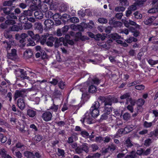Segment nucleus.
Returning <instances> with one entry per match:
<instances>
[{
	"mask_svg": "<svg viewBox=\"0 0 158 158\" xmlns=\"http://www.w3.org/2000/svg\"><path fill=\"white\" fill-rule=\"evenodd\" d=\"M100 106L98 102H95L90 109V114L91 116H90L88 113H86L84 121L86 122L88 124H91L92 122V118H95L99 115Z\"/></svg>",
	"mask_w": 158,
	"mask_h": 158,
	"instance_id": "nucleus-1",
	"label": "nucleus"
},
{
	"mask_svg": "<svg viewBox=\"0 0 158 158\" xmlns=\"http://www.w3.org/2000/svg\"><path fill=\"white\" fill-rule=\"evenodd\" d=\"M28 34L32 39L37 41L40 40V41L41 44H44V43L46 42L47 37L49 36V35L47 34L46 35H42L41 38H40V36L36 34L35 35L33 32L31 31H28Z\"/></svg>",
	"mask_w": 158,
	"mask_h": 158,
	"instance_id": "nucleus-2",
	"label": "nucleus"
},
{
	"mask_svg": "<svg viewBox=\"0 0 158 158\" xmlns=\"http://www.w3.org/2000/svg\"><path fill=\"white\" fill-rule=\"evenodd\" d=\"M104 109L103 111L106 114H109L112 110L111 107V101L109 98L106 99L104 102Z\"/></svg>",
	"mask_w": 158,
	"mask_h": 158,
	"instance_id": "nucleus-3",
	"label": "nucleus"
},
{
	"mask_svg": "<svg viewBox=\"0 0 158 158\" xmlns=\"http://www.w3.org/2000/svg\"><path fill=\"white\" fill-rule=\"evenodd\" d=\"M145 1L146 0H135V2L128 8L129 10L134 11L137 9L138 6L142 5Z\"/></svg>",
	"mask_w": 158,
	"mask_h": 158,
	"instance_id": "nucleus-4",
	"label": "nucleus"
},
{
	"mask_svg": "<svg viewBox=\"0 0 158 158\" xmlns=\"http://www.w3.org/2000/svg\"><path fill=\"white\" fill-rule=\"evenodd\" d=\"M143 150L141 148H139L137 150L136 154L135 151H132L131 152V154L127 156L125 158H135L137 154L139 155L143 154Z\"/></svg>",
	"mask_w": 158,
	"mask_h": 158,
	"instance_id": "nucleus-5",
	"label": "nucleus"
},
{
	"mask_svg": "<svg viewBox=\"0 0 158 158\" xmlns=\"http://www.w3.org/2000/svg\"><path fill=\"white\" fill-rule=\"evenodd\" d=\"M88 35L92 38H94L96 40H98L101 39L102 40H105L106 37V35L105 34L102 35L100 34H98L96 35H95L94 34L91 32H88Z\"/></svg>",
	"mask_w": 158,
	"mask_h": 158,
	"instance_id": "nucleus-6",
	"label": "nucleus"
},
{
	"mask_svg": "<svg viewBox=\"0 0 158 158\" xmlns=\"http://www.w3.org/2000/svg\"><path fill=\"white\" fill-rule=\"evenodd\" d=\"M33 2L36 5H39L40 2H42L48 4L51 8L54 6V4L52 2V0H33Z\"/></svg>",
	"mask_w": 158,
	"mask_h": 158,
	"instance_id": "nucleus-7",
	"label": "nucleus"
},
{
	"mask_svg": "<svg viewBox=\"0 0 158 158\" xmlns=\"http://www.w3.org/2000/svg\"><path fill=\"white\" fill-rule=\"evenodd\" d=\"M43 119L46 121H48L51 119L52 114L49 111L43 113L42 116Z\"/></svg>",
	"mask_w": 158,
	"mask_h": 158,
	"instance_id": "nucleus-8",
	"label": "nucleus"
},
{
	"mask_svg": "<svg viewBox=\"0 0 158 158\" xmlns=\"http://www.w3.org/2000/svg\"><path fill=\"white\" fill-rule=\"evenodd\" d=\"M32 14V11L30 10H25L24 11L23 15L24 16H21L19 19L20 22L21 23H24L22 20H24L25 19V17L27 16H31Z\"/></svg>",
	"mask_w": 158,
	"mask_h": 158,
	"instance_id": "nucleus-9",
	"label": "nucleus"
},
{
	"mask_svg": "<svg viewBox=\"0 0 158 158\" xmlns=\"http://www.w3.org/2000/svg\"><path fill=\"white\" fill-rule=\"evenodd\" d=\"M33 53L31 50L28 49L26 50L24 53V57L26 60L31 59Z\"/></svg>",
	"mask_w": 158,
	"mask_h": 158,
	"instance_id": "nucleus-10",
	"label": "nucleus"
},
{
	"mask_svg": "<svg viewBox=\"0 0 158 158\" xmlns=\"http://www.w3.org/2000/svg\"><path fill=\"white\" fill-rule=\"evenodd\" d=\"M82 151H84L86 152H88V148L86 145L85 144L83 145L81 148L78 147L76 150V152L78 154L81 153Z\"/></svg>",
	"mask_w": 158,
	"mask_h": 158,
	"instance_id": "nucleus-11",
	"label": "nucleus"
},
{
	"mask_svg": "<svg viewBox=\"0 0 158 158\" xmlns=\"http://www.w3.org/2000/svg\"><path fill=\"white\" fill-rule=\"evenodd\" d=\"M16 50L14 49H12L11 53H8V58L11 60H14L16 56Z\"/></svg>",
	"mask_w": 158,
	"mask_h": 158,
	"instance_id": "nucleus-12",
	"label": "nucleus"
},
{
	"mask_svg": "<svg viewBox=\"0 0 158 158\" xmlns=\"http://www.w3.org/2000/svg\"><path fill=\"white\" fill-rule=\"evenodd\" d=\"M17 105L21 109H23L25 107V104L23 99H19L17 102Z\"/></svg>",
	"mask_w": 158,
	"mask_h": 158,
	"instance_id": "nucleus-13",
	"label": "nucleus"
},
{
	"mask_svg": "<svg viewBox=\"0 0 158 158\" xmlns=\"http://www.w3.org/2000/svg\"><path fill=\"white\" fill-rule=\"evenodd\" d=\"M34 15L36 19H42L43 17V14L40 9L35 12Z\"/></svg>",
	"mask_w": 158,
	"mask_h": 158,
	"instance_id": "nucleus-14",
	"label": "nucleus"
},
{
	"mask_svg": "<svg viewBox=\"0 0 158 158\" xmlns=\"http://www.w3.org/2000/svg\"><path fill=\"white\" fill-rule=\"evenodd\" d=\"M27 114L30 117H34L36 114V110L31 109H29L27 111Z\"/></svg>",
	"mask_w": 158,
	"mask_h": 158,
	"instance_id": "nucleus-15",
	"label": "nucleus"
},
{
	"mask_svg": "<svg viewBox=\"0 0 158 158\" xmlns=\"http://www.w3.org/2000/svg\"><path fill=\"white\" fill-rule=\"evenodd\" d=\"M123 22L124 23L125 26L127 27H130V25L133 26L136 25L135 22L131 20H129V22H128L127 20H123Z\"/></svg>",
	"mask_w": 158,
	"mask_h": 158,
	"instance_id": "nucleus-16",
	"label": "nucleus"
},
{
	"mask_svg": "<svg viewBox=\"0 0 158 158\" xmlns=\"http://www.w3.org/2000/svg\"><path fill=\"white\" fill-rule=\"evenodd\" d=\"M70 27L72 29L74 30H76L77 29H78L80 31H82L83 30L82 23L81 24V25H75L74 24H72L70 26Z\"/></svg>",
	"mask_w": 158,
	"mask_h": 158,
	"instance_id": "nucleus-17",
	"label": "nucleus"
},
{
	"mask_svg": "<svg viewBox=\"0 0 158 158\" xmlns=\"http://www.w3.org/2000/svg\"><path fill=\"white\" fill-rule=\"evenodd\" d=\"M44 23L46 26L48 28L51 27V26L54 24L52 20L50 19L45 20Z\"/></svg>",
	"mask_w": 158,
	"mask_h": 158,
	"instance_id": "nucleus-18",
	"label": "nucleus"
},
{
	"mask_svg": "<svg viewBox=\"0 0 158 158\" xmlns=\"http://www.w3.org/2000/svg\"><path fill=\"white\" fill-rule=\"evenodd\" d=\"M45 2H40V7H39L40 9H41L43 12H46L48 10L47 6L44 4Z\"/></svg>",
	"mask_w": 158,
	"mask_h": 158,
	"instance_id": "nucleus-19",
	"label": "nucleus"
},
{
	"mask_svg": "<svg viewBox=\"0 0 158 158\" xmlns=\"http://www.w3.org/2000/svg\"><path fill=\"white\" fill-rule=\"evenodd\" d=\"M54 39L52 36H50L46 43L47 45L49 46L52 47L53 45Z\"/></svg>",
	"mask_w": 158,
	"mask_h": 158,
	"instance_id": "nucleus-20",
	"label": "nucleus"
},
{
	"mask_svg": "<svg viewBox=\"0 0 158 158\" xmlns=\"http://www.w3.org/2000/svg\"><path fill=\"white\" fill-rule=\"evenodd\" d=\"M135 128V126L133 125H127L124 128V131L126 132V133H128L132 131Z\"/></svg>",
	"mask_w": 158,
	"mask_h": 158,
	"instance_id": "nucleus-21",
	"label": "nucleus"
},
{
	"mask_svg": "<svg viewBox=\"0 0 158 158\" xmlns=\"http://www.w3.org/2000/svg\"><path fill=\"white\" fill-rule=\"evenodd\" d=\"M16 128L19 130L23 133H25L26 131L24 129L25 126L23 123H19V125H18L16 127Z\"/></svg>",
	"mask_w": 158,
	"mask_h": 158,
	"instance_id": "nucleus-22",
	"label": "nucleus"
},
{
	"mask_svg": "<svg viewBox=\"0 0 158 158\" xmlns=\"http://www.w3.org/2000/svg\"><path fill=\"white\" fill-rule=\"evenodd\" d=\"M24 156L27 158H35L34 153L32 152L26 151L24 153Z\"/></svg>",
	"mask_w": 158,
	"mask_h": 158,
	"instance_id": "nucleus-23",
	"label": "nucleus"
},
{
	"mask_svg": "<svg viewBox=\"0 0 158 158\" xmlns=\"http://www.w3.org/2000/svg\"><path fill=\"white\" fill-rule=\"evenodd\" d=\"M35 48L36 51H39L41 52V55L43 54V57L44 58H45L47 57L46 54L44 53L45 52H44V51L43 50H42L41 47L40 46H37L35 47Z\"/></svg>",
	"mask_w": 158,
	"mask_h": 158,
	"instance_id": "nucleus-24",
	"label": "nucleus"
},
{
	"mask_svg": "<svg viewBox=\"0 0 158 158\" xmlns=\"http://www.w3.org/2000/svg\"><path fill=\"white\" fill-rule=\"evenodd\" d=\"M23 27L22 26H19L14 25L11 28V30L13 31H18L19 30H21Z\"/></svg>",
	"mask_w": 158,
	"mask_h": 158,
	"instance_id": "nucleus-25",
	"label": "nucleus"
},
{
	"mask_svg": "<svg viewBox=\"0 0 158 158\" xmlns=\"http://www.w3.org/2000/svg\"><path fill=\"white\" fill-rule=\"evenodd\" d=\"M35 28L39 30L40 32H42L43 29L41 23H35Z\"/></svg>",
	"mask_w": 158,
	"mask_h": 158,
	"instance_id": "nucleus-26",
	"label": "nucleus"
},
{
	"mask_svg": "<svg viewBox=\"0 0 158 158\" xmlns=\"http://www.w3.org/2000/svg\"><path fill=\"white\" fill-rule=\"evenodd\" d=\"M155 18L154 17H150L148 19L144 20V23L145 24L149 25L153 21L155 20Z\"/></svg>",
	"mask_w": 158,
	"mask_h": 158,
	"instance_id": "nucleus-27",
	"label": "nucleus"
},
{
	"mask_svg": "<svg viewBox=\"0 0 158 158\" xmlns=\"http://www.w3.org/2000/svg\"><path fill=\"white\" fill-rule=\"evenodd\" d=\"M87 83H85L81 85V86L84 87V88H81L80 89V91L83 93L82 94V95L85 94V91H86V87H87Z\"/></svg>",
	"mask_w": 158,
	"mask_h": 158,
	"instance_id": "nucleus-28",
	"label": "nucleus"
},
{
	"mask_svg": "<svg viewBox=\"0 0 158 158\" xmlns=\"http://www.w3.org/2000/svg\"><path fill=\"white\" fill-rule=\"evenodd\" d=\"M33 3L34 4V5L31 6L30 8L31 10L32 11L36 10H39V7H40V4L39 5H36L35 3L34 2L33 0Z\"/></svg>",
	"mask_w": 158,
	"mask_h": 158,
	"instance_id": "nucleus-29",
	"label": "nucleus"
},
{
	"mask_svg": "<svg viewBox=\"0 0 158 158\" xmlns=\"http://www.w3.org/2000/svg\"><path fill=\"white\" fill-rule=\"evenodd\" d=\"M42 139V136L40 135H37L35 136V137L34 138V144H35V143H36L39 142Z\"/></svg>",
	"mask_w": 158,
	"mask_h": 158,
	"instance_id": "nucleus-30",
	"label": "nucleus"
},
{
	"mask_svg": "<svg viewBox=\"0 0 158 158\" xmlns=\"http://www.w3.org/2000/svg\"><path fill=\"white\" fill-rule=\"evenodd\" d=\"M70 37L69 35H66L65 37V40L66 41V42L68 44L73 45L74 44V42L73 40L69 39L70 38Z\"/></svg>",
	"mask_w": 158,
	"mask_h": 158,
	"instance_id": "nucleus-31",
	"label": "nucleus"
},
{
	"mask_svg": "<svg viewBox=\"0 0 158 158\" xmlns=\"http://www.w3.org/2000/svg\"><path fill=\"white\" fill-rule=\"evenodd\" d=\"M12 42V40H10L9 42H8L7 41H6L3 42V44L4 46H6L7 45L6 49L7 50L9 49L11 47V44Z\"/></svg>",
	"mask_w": 158,
	"mask_h": 158,
	"instance_id": "nucleus-32",
	"label": "nucleus"
},
{
	"mask_svg": "<svg viewBox=\"0 0 158 158\" xmlns=\"http://www.w3.org/2000/svg\"><path fill=\"white\" fill-rule=\"evenodd\" d=\"M59 87L61 89H63L66 85L65 82L62 81H59L58 83Z\"/></svg>",
	"mask_w": 158,
	"mask_h": 158,
	"instance_id": "nucleus-33",
	"label": "nucleus"
},
{
	"mask_svg": "<svg viewBox=\"0 0 158 158\" xmlns=\"http://www.w3.org/2000/svg\"><path fill=\"white\" fill-rule=\"evenodd\" d=\"M62 92L60 90L57 89H55L54 92V95L58 98H60L62 96Z\"/></svg>",
	"mask_w": 158,
	"mask_h": 158,
	"instance_id": "nucleus-34",
	"label": "nucleus"
},
{
	"mask_svg": "<svg viewBox=\"0 0 158 158\" xmlns=\"http://www.w3.org/2000/svg\"><path fill=\"white\" fill-rule=\"evenodd\" d=\"M24 91H16L15 95V99L16 100L17 98L20 97H21V94Z\"/></svg>",
	"mask_w": 158,
	"mask_h": 158,
	"instance_id": "nucleus-35",
	"label": "nucleus"
},
{
	"mask_svg": "<svg viewBox=\"0 0 158 158\" xmlns=\"http://www.w3.org/2000/svg\"><path fill=\"white\" fill-rule=\"evenodd\" d=\"M154 123V122L153 121L152 122H148L147 121H145L143 125L145 127L148 128L151 127Z\"/></svg>",
	"mask_w": 158,
	"mask_h": 158,
	"instance_id": "nucleus-36",
	"label": "nucleus"
},
{
	"mask_svg": "<svg viewBox=\"0 0 158 158\" xmlns=\"http://www.w3.org/2000/svg\"><path fill=\"white\" fill-rule=\"evenodd\" d=\"M74 139V140H77V138L75 136L72 135L68 138L67 142L69 143H72L73 142Z\"/></svg>",
	"mask_w": 158,
	"mask_h": 158,
	"instance_id": "nucleus-37",
	"label": "nucleus"
},
{
	"mask_svg": "<svg viewBox=\"0 0 158 158\" xmlns=\"http://www.w3.org/2000/svg\"><path fill=\"white\" fill-rule=\"evenodd\" d=\"M96 91V87L93 85H91L89 88V91L91 93H94Z\"/></svg>",
	"mask_w": 158,
	"mask_h": 158,
	"instance_id": "nucleus-38",
	"label": "nucleus"
},
{
	"mask_svg": "<svg viewBox=\"0 0 158 158\" xmlns=\"http://www.w3.org/2000/svg\"><path fill=\"white\" fill-rule=\"evenodd\" d=\"M45 13V16L46 18H51L53 16V14L52 12L50 11H46L44 12Z\"/></svg>",
	"mask_w": 158,
	"mask_h": 158,
	"instance_id": "nucleus-39",
	"label": "nucleus"
},
{
	"mask_svg": "<svg viewBox=\"0 0 158 158\" xmlns=\"http://www.w3.org/2000/svg\"><path fill=\"white\" fill-rule=\"evenodd\" d=\"M110 37L114 40H116L117 39H119L121 38V36L119 35L117 33L112 34L110 35Z\"/></svg>",
	"mask_w": 158,
	"mask_h": 158,
	"instance_id": "nucleus-40",
	"label": "nucleus"
},
{
	"mask_svg": "<svg viewBox=\"0 0 158 158\" xmlns=\"http://www.w3.org/2000/svg\"><path fill=\"white\" fill-rule=\"evenodd\" d=\"M50 109L52 111L54 112H56L58 108V106L54 104H53L50 106Z\"/></svg>",
	"mask_w": 158,
	"mask_h": 158,
	"instance_id": "nucleus-41",
	"label": "nucleus"
},
{
	"mask_svg": "<svg viewBox=\"0 0 158 158\" xmlns=\"http://www.w3.org/2000/svg\"><path fill=\"white\" fill-rule=\"evenodd\" d=\"M53 18L54 20L56 21L57 20L60 19L62 18L61 16L59 14L56 13L53 15Z\"/></svg>",
	"mask_w": 158,
	"mask_h": 158,
	"instance_id": "nucleus-42",
	"label": "nucleus"
},
{
	"mask_svg": "<svg viewBox=\"0 0 158 158\" xmlns=\"http://www.w3.org/2000/svg\"><path fill=\"white\" fill-rule=\"evenodd\" d=\"M148 62L151 66H153L158 64V60H154L152 59H150L148 60Z\"/></svg>",
	"mask_w": 158,
	"mask_h": 158,
	"instance_id": "nucleus-43",
	"label": "nucleus"
},
{
	"mask_svg": "<svg viewBox=\"0 0 158 158\" xmlns=\"http://www.w3.org/2000/svg\"><path fill=\"white\" fill-rule=\"evenodd\" d=\"M145 87V86L143 85H136L135 86V88L136 89L139 90H143L144 89Z\"/></svg>",
	"mask_w": 158,
	"mask_h": 158,
	"instance_id": "nucleus-44",
	"label": "nucleus"
},
{
	"mask_svg": "<svg viewBox=\"0 0 158 158\" xmlns=\"http://www.w3.org/2000/svg\"><path fill=\"white\" fill-rule=\"evenodd\" d=\"M129 103L131 104V105L133 106L135 105V102L134 100H132L131 98H127L126 103L128 104Z\"/></svg>",
	"mask_w": 158,
	"mask_h": 158,
	"instance_id": "nucleus-45",
	"label": "nucleus"
},
{
	"mask_svg": "<svg viewBox=\"0 0 158 158\" xmlns=\"http://www.w3.org/2000/svg\"><path fill=\"white\" fill-rule=\"evenodd\" d=\"M145 101L143 99L141 98L139 99L137 101V104L139 106H142L144 103Z\"/></svg>",
	"mask_w": 158,
	"mask_h": 158,
	"instance_id": "nucleus-46",
	"label": "nucleus"
},
{
	"mask_svg": "<svg viewBox=\"0 0 158 158\" xmlns=\"http://www.w3.org/2000/svg\"><path fill=\"white\" fill-rule=\"evenodd\" d=\"M98 22L101 23H106L107 22V20L104 18H99L98 19Z\"/></svg>",
	"mask_w": 158,
	"mask_h": 158,
	"instance_id": "nucleus-47",
	"label": "nucleus"
},
{
	"mask_svg": "<svg viewBox=\"0 0 158 158\" xmlns=\"http://www.w3.org/2000/svg\"><path fill=\"white\" fill-rule=\"evenodd\" d=\"M112 41L111 40H109L108 41L107 44H106V43L104 45H102V46L103 48H105L106 49H107L110 48V44L109 43H110L111 42H112Z\"/></svg>",
	"mask_w": 158,
	"mask_h": 158,
	"instance_id": "nucleus-48",
	"label": "nucleus"
},
{
	"mask_svg": "<svg viewBox=\"0 0 158 158\" xmlns=\"http://www.w3.org/2000/svg\"><path fill=\"white\" fill-rule=\"evenodd\" d=\"M125 133H126V132L125 131H124L123 129H120L118 131V132L116 134L115 136L120 137V135Z\"/></svg>",
	"mask_w": 158,
	"mask_h": 158,
	"instance_id": "nucleus-49",
	"label": "nucleus"
},
{
	"mask_svg": "<svg viewBox=\"0 0 158 158\" xmlns=\"http://www.w3.org/2000/svg\"><path fill=\"white\" fill-rule=\"evenodd\" d=\"M120 2V5L123 6H126L128 5L127 0H119Z\"/></svg>",
	"mask_w": 158,
	"mask_h": 158,
	"instance_id": "nucleus-50",
	"label": "nucleus"
},
{
	"mask_svg": "<svg viewBox=\"0 0 158 158\" xmlns=\"http://www.w3.org/2000/svg\"><path fill=\"white\" fill-rule=\"evenodd\" d=\"M0 140L2 143H4L7 140V138L2 134H0Z\"/></svg>",
	"mask_w": 158,
	"mask_h": 158,
	"instance_id": "nucleus-51",
	"label": "nucleus"
},
{
	"mask_svg": "<svg viewBox=\"0 0 158 158\" xmlns=\"http://www.w3.org/2000/svg\"><path fill=\"white\" fill-rule=\"evenodd\" d=\"M129 97V94L128 93H126L121 95L120 97V98L121 99H127V98H130Z\"/></svg>",
	"mask_w": 158,
	"mask_h": 158,
	"instance_id": "nucleus-52",
	"label": "nucleus"
},
{
	"mask_svg": "<svg viewBox=\"0 0 158 158\" xmlns=\"http://www.w3.org/2000/svg\"><path fill=\"white\" fill-rule=\"evenodd\" d=\"M70 21L72 23H78L79 22V19L76 17H73L69 19Z\"/></svg>",
	"mask_w": 158,
	"mask_h": 158,
	"instance_id": "nucleus-53",
	"label": "nucleus"
},
{
	"mask_svg": "<svg viewBox=\"0 0 158 158\" xmlns=\"http://www.w3.org/2000/svg\"><path fill=\"white\" fill-rule=\"evenodd\" d=\"M15 0H10L8 1H5L3 3L4 6H11L12 3L13 1H14Z\"/></svg>",
	"mask_w": 158,
	"mask_h": 158,
	"instance_id": "nucleus-54",
	"label": "nucleus"
},
{
	"mask_svg": "<svg viewBox=\"0 0 158 158\" xmlns=\"http://www.w3.org/2000/svg\"><path fill=\"white\" fill-rule=\"evenodd\" d=\"M131 117L130 115L128 113H125L123 116V119L125 120H128Z\"/></svg>",
	"mask_w": 158,
	"mask_h": 158,
	"instance_id": "nucleus-55",
	"label": "nucleus"
},
{
	"mask_svg": "<svg viewBox=\"0 0 158 158\" xmlns=\"http://www.w3.org/2000/svg\"><path fill=\"white\" fill-rule=\"evenodd\" d=\"M82 26L83 27V28H89L90 29L92 28L94 26L93 25H91V24H90L89 23L88 24H87L85 23H82Z\"/></svg>",
	"mask_w": 158,
	"mask_h": 158,
	"instance_id": "nucleus-56",
	"label": "nucleus"
},
{
	"mask_svg": "<svg viewBox=\"0 0 158 158\" xmlns=\"http://www.w3.org/2000/svg\"><path fill=\"white\" fill-rule=\"evenodd\" d=\"M27 37V35L25 33L22 34L21 35V40H20L21 43H23L25 39Z\"/></svg>",
	"mask_w": 158,
	"mask_h": 158,
	"instance_id": "nucleus-57",
	"label": "nucleus"
},
{
	"mask_svg": "<svg viewBox=\"0 0 158 158\" xmlns=\"http://www.w3.org/2000/svg\"><path fill=\"white\" fill-rule=\"evenodd\" d=\"M15 23V20L13 19H8L5 21L6 24L8 25H13Z\"/></svg>",
	"mask_w": 158,
	"mask_h": 158,
	"instance_id": "nucleus-58",
	"label": "nucleus"
},
{
	"mask_svg": "<svg viewBox=\"0 0 158 158\" xmlns=\"http://www.w3.org/2000/svg\"><path fill=\"white\" fill-rule=\"evenodd\" d=\"M32 27V25L31 23H27L25 24L23 27L25 29H30Z\"/></svg>",
	"mask_w": 158,
	"mask_h": 158,
	"instance_id": "nucleus-59",
	"label": "nucleus"
},
{
	"mask_svg": "<svg viewBox=\"0 0 158 158\" xmlns=\"http://www.w3.org/2000/svg\"><path fill=\"white\" fill-rule=\"evenodd\" d=\"M137 41V39L133 37H131L128 39L127 40V42L128 43H130L133 41L136 42Z\"/></svg>",
	"mask_w": 158,
	"mask_h": 158,
	"instance_id": "nucleus-60",
	"label": "nucleus"
},
{
	"mask_svg": "<svg viewBox=\"0 0 158 158\" xmlns=\"http://www.w3.org/2000/svg\"><path fill=\"white\" fill-rule=\"evenodd\" d=\"M135 18L137 19H140L142 17V15L138 12H136L134 13Z\"/></svg>",
	"mask_w": 158,
	"mask_h": 158,
	"instance_id": "nucleus-61",
	"label": "nucleus"
},
{
	"mask_svg": "<svg viewBox=\"0 0 158 158\" xmlns=\"http://www.w3.org/2000/svg\"><path fill=\"white\" fill-rule=\"evenodd\" d=\"M157 11H158V5L157 7L152 8L148 11L150 13H154Z\"/></svg>",
	"mask_w": 158,
	"mask_h": 158,
	"instance_id": "nucleus-62",
	"label": "nucleus"
},
{
	"mask_svg": "<svg viewBox=\"0 0 158 158\" xmlns=\"http://www.w3.org/2000/svg\"><path fill=\"white\" fill-rule=\"evenodd\" d=\"M125 9V8L123 6H118L115 8V10L116 11H123Z\"/></svg>",
	"mask_w": 158,
	"mask_h": 158,
	"instance_id": "nucleus-63",
	"label": "nucleus"
},
{
	"mask_svg": "<svg viewBox=\"0 0 158 158\" xmlns=\"http://www.w3.org/2000/svg\"><path fill=\"white\" fill-rule=\"evenodd\" d=\"M115 149V146L114 145H112L110 147H109L106 149V151H105V152H107L109 150L111 151H112L114 150Z\"/></svg>",
	"mask_w": 158,
	"mask_h": 158,
	"instance_id": "nucleus-64",
	"label": "nucleus"
}]
</instances>
